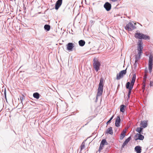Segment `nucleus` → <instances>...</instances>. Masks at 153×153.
Returning a JSON list of instances; mask_svg holds the SVG:
<instances>
[{
	"mask_svg": "<svg viewBox=\"0 0 153 153\" xmlns=\"http://www.w3.org/2000/svg\"><path fill=\"white\" fill-rule=\"evenodd\" d=\"M93 67L96 71L97 72L100 69L101 65L100 62L96 58H94L93 60Z\"/></svg>",
	"mask_w": 153,
	"mask_h": 153,
	"instance_id": "obj_1",
	"label": "nucleus"
},
{
	"mask_svg": "<svg viewBox=\"0 0 153 153\" xmlns=\"http://www.w3.org/2000/svg\"><path fill=\"white\" fill-rule=\"evenodd\" d=\"M153 56L150 54L149 57V60L148 63V68L149 71L151 73L152 69V65H153Z\"/></svg>",
	"mask_w": 153,
	"mask_h": 153,
	"instance_id": "obj_2",
	"label": "nucleus"
},
{
	"mask_svg": "<svg viewBox=\"0 0 153 153\" xmlns=\"http://www.w3.org/2000/svg\"><path fill=\"white\" fill-rule=\"evenodd\" d=\"M136 28V27L134 26V25L131 22L127 24L126 26L125 27V29L128 30L129 31H132L133 30L135 29Z\"/></svg>",
	"mask_w": 153,
	"mask_h": 153,
	"instance_id": "obj_3",
	"label": "nucleus"
},
{
	"mask_svg": "<svg viewBox=\"0 0 153 153\" xmlns=\"http://www.w3.org/2000/svg\"><path fill=\"white\" fill-rule=\"evenodd\" d=\"M127 68L125 70L121 71L119 74H117V75L116 79L117 80H119L123 77V76L126 73Z\"/></svg>",
	"mask_w": 153,
	"mask_h": 153,
	"instance_id": "obj_4",
	"label": "nucleus"
},
{
	"mask_svg": "<svg viewBox=\"0 0 153 153\" xmlns=\"http://www.w3.org/2000/svg\"><path fill=\"white\" fill-rule=\"evenodd\" d=\"M130 82H127L126 84V87L127 89H128V98L130 97V95L131 92L133 88V86H130Z\"/></svg>",
	"mask_w": 153,
	"mask_h": 153,
	"instance_id": "obj_5",
	"label": "nucleus"
},
{
	"mask_svg": "<svg viewBox=\"0 0 153 153\" xmlns=\"http://www.w3.org/2000/svg\"><path fill=\"white\" fill-rule=\"evenodd\" d=\"M147 77V73H145L144 75L143 78V87L142 89L143 90V92H144V91L146 87V79Z\"/></svg>",
	"mask_w": 153,
	"mask_h": 153,
	"instance_id": "obj_6",
	"label": "nucleus"
},
{
	"mask_svg": "<svg viewBox=\"0 0 153 153\" xmlns=\"http://www.w3.org/2000/svg\"><path fill=\"white\" fill-rule=\"evenodd\" d=\"M134 138L136 141H137L138 140H143L144 138V136L141 135V134L137 133L135 136Z\"/></svg>",
	"mask_w": 153,
	"mask_h": 153,
	"instance_id": "obj_7",
	"label": "nucleus"
},
{
	"mask_svg": "<svg viewBox=\"0 0 153 153\" xmlns=\"http://www.w3.org/2000/svg\"><path fill=\"white\" fill-rule=\"evenodd\" d=\"M67 49L69 51H72L74 46V44L72 43H68L67 45Z\"/></svg>",
	"mask_w": 153,
	"mask_h": 153,
	"instance_id": "obj_8",
	"label": "nucleus"
},
{
	"mask_svg": "<svg viewBox=\"0 0 153 153\" xmlns=\"http://www.w3.org/2000/svg\"><path fill=\"white\" fill-rule=\"evenodd\" d=\"M104 7L107 11H109L111 8V4L107 2L104 4Z\"/></svg>",
	"mask_w": 153,
	"mask_h": 153,
	"instance_id": "obj_9",
	"label": "nucleus"
},
{
	"mask_svg": "<svg viewBox=\"0 0 153 153\" xmlns=\"http://www.w3.org/2000/svg\"><path fill=\"white\" fill-rule=\"evenodd\" d=\"M103 86H99L97 89V96H100L102 94Z\"/></svg>",
	"mask_w": 153,
	"mask_h": 153,
	"instance_id": "obj_10",
	"label": "nucleus"
},
{
	"mask_svg": "<svg viewBox=\"0 0 153 153\" xmlns=\"http://www.w3.org/2000/svg\"><path fill=\"white\" fill-rule=\"evenodd\" d=\"M62 0H58L55 4V8L58 10L61 6L62 3Z\"/></svg>",
	"mask_w": 153,
	"mask_h": 153,
	"instance_id": "obj_11",
	"label": "nucleus"
},
{
	"mask_svg": "<svg viewBox=\"0 0 153 153\" xmlns=\"http://www.w3.org/2000/svg\"><path fill=\"white\" fill-rule=\"evenodd\" d=\"M131 139V136H130L128 137L124 142L123 143V144L122 145L121 148V150H122L124 148L125 146L129 142V141H130Z\"/></svg>",
	"mask_w": 153,
	"mask_h": 153,
	"instance_id": "obj_12",
	"label": "nucleus"
},
{
	"mask_svg": "<svg viewBox=\"0 0 153 153\" xmlns=\"http://www.w3.org/2000/svg\"><path fill=\"white\" fill-rule=\"evenodd\" d=\"M120 121L121 119L120 116H117L116 118L115 123V125L116 127H119L120 126Z\"/></svg>",
	"mask_w": 153,
	"mask_h": 153,
	"instance_id": "obj_13",
	"label": "nucleus"
},
{
	"mask_svg": "<svg viewBox=\"0 0 153 153\" xmlns=\"http://www.w3.org/2000/svg\"><path fill=\"white\" fill-rule=\"evenodd\" d=\"M136 74H133V76L132 78V79L131 81V83L130 82V86H133L134 85V83L135 81L136 80Z\"/></svg>",
	"mask_w": 153,
	"mask_h": 153,
	"instance_id": "obj_14",
	"label": "nucleus"
},
{
	"mask_svg": "<svg viewBox=\"0 0 153 153\" xmlns=\"http://www.w3.org/2000/svg\"><path fill=\"white\" fill-rule=\"evenodd\" d=\"M143 42L141 41H139V42L138 45V51H142L143 47L142 46Z\"/></svg>",
	"mask_w": 153,
	"mask_h": 153,
	"instance_id": "obj_15",
	"label": "nucleus"
},
{
	"mask_svg": "<svg viewBox=\"0 0 153 153\" xmlns=\"http://www.w3.org/2000/svg\"><path fill=\"white\" fill-rule=\"evenodd\" d=\"M135 151L137 153H140L141 152V148L140 146H136L134 148Z\"/></svg>",
	"mask_w": 153,
	"mask_h": 153,
	"instance_id": "obj_16",
	"label": "nucleus"
},
{
	"mask_svg": "<svg viewBox=\"0 0 153 153\" xmlns=\"http://www.w3.org/2000/svg\"><path fill=\"white\" fill-rule=\"evenodd\" d=\"M140 125L143 128H145L147 126V121L146 120L141 121Z\"/></svg>",
	"mask_w": 153,
	"mask_h": 153,
	"instance_id": "obj_17",
	"label": "nucleus"
},
{
	"mask_svg": "<svg viewBox=\"0 0 153 153\" xmlns=\"http://www.w3.org/2000/svg\"><path fill=\"white\" fill-rule=\"evenodd\" d=\"M113 132L112 128L111 127H110L109 128H108L105 134H107L112 135L113 134Z\"/></svg>",
	"mask_w": 153,
	"mask_h": 153,
	"instance_id": "obj_18",
	"label": "nucleus"
},
{
	"mask_svg": "<svg viewBox=\"0 0 153 153\" xmlns=\"http://www.w3.org/2000/svg\"><path fill=\"white\" fill-rule=\"evenodd\" d=\"M126 131L125 130H123L121 132L120 137V139L122 140L126 136L125 133Z\"/></svg>",
	"mask_w": 153,
	"mask_h": 153,
	"instance_id": "obj_19",
	"label": "nucleus"
},
{
	"mask_svg": "<svg viewBox=\"0 0 153 153\" xmlns=\"http://www.w3.org/2000/svg\"><path fill=\"white\" fill-rule=\"evenodd\" d=\"M142 34V33L137 32L136 33L134 36L136 38L141 39Z\"/></svg>",
	"mask_w": 153,
	"mask_h": 153,
	"instance_id": "obj_20",
	"label": "nucleus"
},
{
	"mask_svg": "<svg viewBox=\"0 0 153 153\" xmlns=\"http://www.w3.org/2000/svg\"><path fill=\"white\" fill-rule=\"evenodd\" d=\"M142 36L141 37V39H150V37L144 34H143L142 33Z\"/></svg>",
	"mask_w": 153,
	"mask_h": 153,
	"instance_id": "obj_21",
	"label": "nucleus"
},
{
	"mask_svg": "<svg viewBox=\"0 0 153 153\" xmlns=\"http://www.w3.org/2000/svg\"><path fill=\"white\" fill-rule=\"evenodd\" d=\"M126 107V106L123 105H122L120 107V111L122 113H124L125 111V108Z\"/></svg>",
	"mask_w": 153,
	"mask_h": 153,
	"instance_id": "obj_22",
	"label": "nucleus"
},
{
	"mask_svg": "<svg viewBox=\"0 0 153 153\" xmlns=\"http://www.w3.org/2000/svg\"><path fill=\"white\" fill-rule=\"evenodd\" d=\"M79 44L80 46L82 47L85 44V42L83 40H81L79 41Z\"/></svg>",
	"mask_w": 153,
	"mask_h": 153,
	"instance_id": "obj_23",
	"label": "nucleus"
},
{
	"mask_svg": "<svg viewBox=\"0 0 153 153\" xmlns=\"http://www.w3.org/2000/svg\"><path fill=\"white\" fill-rule=\"evenodd\" d=\"M40 94L37 92H35L33 94V97L36 99H38L40 97Z\"/></svg>",
	"mask_w": 153,
	"mask_h": 153,
	"instance_id": "obj_24",
	"label": "nucleus"
},
{
	"mask_svg": "<svg viewBox=\"0 0 153 153\" xmlns=\"http://www.w3.org/2000/svg\"><path fill=\"white\" fill-rule=\"evenodd\" d=\"M143 128L142 127H137L136 129V131L139 133V134H141V133L143 134Z\"/></svg>",
	"mask_w": 153,
	"mask_h": 153,
	"instance_id": "obj_25",
	"label": "nucleus"
},
{
	"mask_svg": "<svg viewBox=\"0 0 153 153\" xmlns=\"http://www.w3.org/2000/svg\"><path fill=\"white\" fill-rule=\"evenodd\" d=\"M45 30L47 31H49L51 28V26L49 25H45L44 26Z\"/></svg>",
	"mask_w": 153,
	"mask_h": 153,
	"instance_id": "obj_26",
	"label": "nucleus"
},
{
	"mask_svg": "<svg viewBox=\"0 0 153 153\" xmlns=\"http://www.w3.org/2000/svg\"><path fill=\"white\" fill-rule=\"evenodd\" d=\"M106 143H107V144L108 143L106 140L105 139H103L102 140L100 145L104 147V145L106 144Z\"/></svg>",
	"mask_w": 153,
	"mask_h": 153,
	"instance_id": "obj_27",
	"label": "nucleus"
},
{
	"mask_svg": "<svg viewBox=\"0 0 153 153\" xmlns=\"http://www.w3.org/2000/svg\"><path fill=\"white\" fill-rule=\"evenodd\" d=\"M103 81H104L103 78L102 77H101L100 78V82L99 84V86H103Z\"/></svg>",
	"mask_w": 153,
	"mask_h": 153,
	"instance_id": "obj_28",
	"label": "nucleus"
},
{
	"mask_svg": "<svg viewBox=\"0 0 153 153\" xmlns=\"http://www.w3.org/2000/svg\"><path fill=\"white\" fill-rule=\"evenodd\" d=\"M20 100L21 102V103H19V105L21 104L22 105V106H23V103H22V102L24 100V97L23 96L20 97Z\"/></svg>",
	"mask_w": 153,
	"mask_h": 153,
	"instance_id": "obj_29",
	"label": "nucleus"
},
{
	"mask_svg": "<svg viewBox=\"0 0 153 153\" xmlns=\"http://www.w3.org/2000/svg\"><path fill=\"white\" fill-rule=\"evenodd\" d=\"M140 56L137 57V55H136L135 56V62H137L138 60H139V59H140Z\"/></svg>",
	"mask_w": 153,
	"mask_h": 153,
	"instance_id": "obj_30",
	"label": "nucleus"
},
{
	"mask_svg": "<svg viewBox=\"0 0 153 153\" xmlns=\"http://www.w3.org/2000/svg\"><path fill=\"white\" fill-rule=\"evenodd\" d=\"M114 117V116H112L111 118L107 122L106 124H108L110 123L111 122V120Z\"/></svg>",
	"mask_w": 153,
	"mask_h": 153,
	"instance_id": "obj_31",
	"label": "nucleus"
},
{
	"mask_svg": "<svg viewBox=\"0 0 153 153\" xmlns=\"http://www.w3.org/2000/svg\"><path fill=\"white\" fill-rule=\"evenodd\" d=\"M85 143L84 142H83L82 143V145L81 146V150H82V149L85 147Z\"/></svg>",
	"mask_w": 153,
	"mask_h": 153,
	"instance_id": "obj_32",
	"label": "nucleus"
},
{
	"mask_svg": "<svg viewBox=\"0 0 153 153\" xmlns=\"http://www.w3.org/2000/svg\"><path fill=\"white\" fill-rule=\"evenodd\" d=\"M142 53V51H138V54L139 55V56L141 57Z\"/></svg>",
	"mask_w": 153,
	"mask_h": 153,
	"instance_id": "obj_33",
	"label": "nucleus"
},
{
	"mask_svg": "<svg viewBox=\"0 0 153 153\" xmlns=\"http://www.w3.org/2000/svg\"><path fill=\"white\" fill-rule=\"evenodd\" d=\"M103 147V146H102L100 145L99 148L98 150V151L99 152H101V150L102 149Z\"/></svg>",
	"mask_w": 153,
	"mask_h": 153,
	"instance_id": "obj_34",
	"label": "nucleus"
},
{
	"mask_svg": "<svg viewBox=\"0 0 153 153\" xmlns=\"http://www.w3.org/2000/svg\"><path fill=\"white\" fill-rule=\"evenodd\" d=\"M137 62H135V63L134 65V68L135 69L137 68Z\"/></svg>",
	"mask_w": 153,
	"mask_h": 153,
	"instance_id": "obj_35",
	"label": "nucleus"
},
{
	"mask_svg": "<svg viewBox=\"0 0 153 153\" xmlns=\"http://www.w3.org/2000/svg\"><path fill=\"white\" fill-rule=\"evenodd\" d=\"M4 97L6 99V90L5 89L4 92Z\"/></svg>",
	"mask_w": 153,
	"mask_h": 153,
	"instance_id": "obj_36",
	"label": "nucleus"
},
{
	"mask_svg": "<svg viewBox=\"0 0 153 153\" xmlns=\"http://www.w3.org/2000/svg\"><path fill=\"white\" fill-rule=\"evenodd\" d=\"M148 72V70L147 69V70H145V73H147H147Z\"/></svg>",
	"mask_w": 153,
	"mask_h": 153,
	"instance_id": "obj_37",
	"label": "nucleus"
},
{
	"mask_svg": "<svg viewBox=\"0 0 153 153\" xmlns=\"http://www.w3.org/2000/svg\"><path fill=\"white\" fill-rule=\"evenodd\" d=\"M150 85L151 86H152V82H150Z\"/></svg>",
	"mask_w": 153,
	"mask_h": 153,
	"instance_id": "obj_38",
	"label": "nucleus"
},
{
	"mask_svg": "<svg viewBox=\"0 0 153 153\" xmlns=\"http://www.w3.org/2000/svg\"><path fill=\"white\" fill-rule=\"evenodd\" d=\"M117 0H111L112 1L115 2L117 1Z\"/></svg>",
	"mask_w": 153,
	"mask_h": 153,
	"instance_id": "obj_39",
	"label": "nucleus"
},
{
	"mask_svg": "<svg viewBox=\"0 0 153 153\" xmlns=\"http://www.w3.org/2000/svg\"><path fill=\"white\" fill-rule=\"evenodd\" d=\"M108 143L107 144V143H106V144H105L106 145H107Z\"/></svg>",
	"mask_w": 153,
	"mask_h": 153,
	"instance_id": "obj_40",
	"label": "nucleus"
},
{
	"mask_svg": "<svg viewBox=\"0 0 153 153\" xmlns=\"http://www.w3.org/2000/svg\"><path fill=\"white\" fill-rule=\"evenodd\" d=\"M140 26H142V25L141 24H140Z\"/></svg>",
	"mask_w": 153,
	"mask_h": 153,
	"instance_id": "obj_41",
	"label": "nucleus"
}]
</instances>
